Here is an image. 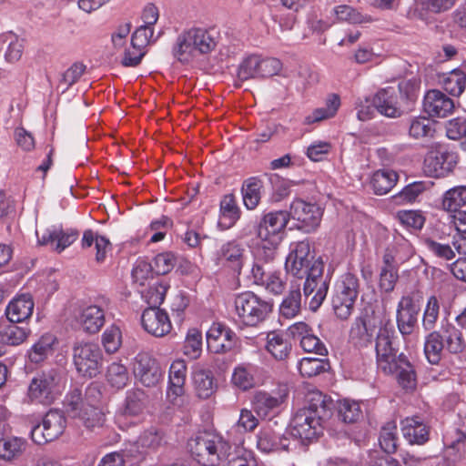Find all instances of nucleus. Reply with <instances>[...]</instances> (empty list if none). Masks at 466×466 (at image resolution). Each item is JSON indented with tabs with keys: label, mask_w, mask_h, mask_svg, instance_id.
<instances>
[{
	"label": "nucleus",
	"mask_w": 466,
	"mask_h": 466,
	"mask_svg": "<svg viewBox=\"0 0 466 466\" xmlns=\"http://www.w3.org/2000/svg\"><path fill=\"white\" fill-rule=\"evenodd\" d=\"M194 459L202 466H215L228 454L230 446L221 436L203 432L189 444Z\"/></svg>",
	"instance_id": "nucleus-4"
},
{
	"label": "nucleus",
	"mask_w": 466,
	"mask_h": 466,
	"mask_svg": "<svg viewBox=\"0 0 466 466\" xmlns=\"http://www.w3.org/2000/svg\"><path fill=\"white\" fill-rule=\"evenodd\" d=\"M288 397L289 390L286 385H279L270 391L258 390L252 400L254 411L262 419L273 416L280 411Z\"/></svg>",
	"instance_id": "nucleus-16"
},
{
	"label": "nucleus",
	"mask_w": 466,
	"mask_h": 466,
	"mask_svg": "<svg viewBox=\"0 0 466 466\" xmlns=\"http://www.w3.org/2000/svg\"><path fill=\"white\" fill-rule=\"evenodd\" d=\"M208 349L215 354L229 351L236 343V334L225 324L214 322L206 334Z\"/></svg>",
	"instance_id": "nucleus-20"
},
{
	"label": "nucleus",
	"mask_w": 466,
	"mask_h": 466,
	"mask_svg": "<svg viewBox=\"0 0 466 466\" xmlns=\"http://www.w3.org/2000/svg\"><path fill=\"white\" fill-rule=\"evenodd\" d=\"M258 56L252 55L245 58L239 65L238 78L246 81L251 78L259 77Z\"/></svg>",
	"instance_id": "nucleus-63"
},
{
	"label": "nucleus",
	"mask_w": 466,
	"mask_h": 466,
	"mask_svg": "<svg viewBox=\"0 0 466 466\" xmlns=\"http://www.w3.org/2000/svg\"><path fill=\"white\" fill-rule=\"evenodd\" d=\"M434 133V122L425 116H419L411 120L410 135L414 138L432 137Z\"/></svg>",
	"instance_id": "nucleus-62"
},
{
	"label": "nucleus",
	"mask_w": 466,
	"mask_h": 466,
	"mask_svg": "<svg viewBox=\"0 0 466 466\" xmlns=\"http://www.w3.org/2000/svg\"><path fill=\"white\" fill-rule=\"evenodd\" d=\"M329 369L327 360L319 358H302L298 363V370L304 378H312L326 372Z\"/></svg>",
	"instance_id": "nucleus-54"
},
{
	"label": "nucleus",
	"mask_w": 466,
	"mask_h": 466,
	"mask_svg": "<svg viewBox=\"0 0 466 466\" xmlns=\"http://www.w3.org/2000/svg\"><path fill=\"white\" fill-rule=\"evenodd\" d=\"M86 397V403L82 399V392L78 389L72 390L66 397L65 410L73 419H78L88 429L100 427L105 421V414L95 407Z\"/></svg>",
	"instance_id": "nucleus-8"
},
{
	"label": "nucleus",
	"mask_w": 466,
	"mask_h": 466,
	"mask_svg": "<svg viewBox=\"0 0 466 466\" xmlns=\"http://www.w3.org/2000/svg\"><path fill=\"white\" fill-rule=\"evenodd\" d=\"M316 258H314L310 245L302 240L292 242L285 261V269L288 274L298 279H303Z\"/></svg>",
	"instance_id": "nucleus-17"
},
{
	"label": "nucleus",
	"mask_w": 466,
	"mask_h": 466,
	"mask_svg": "<svg viewBox=\"0 0 466 466\" xmlns=\"http://www.w3.org/2000/svg\"><path fill=\"white\" fill-rule=\"evenodd\" d=\"M240 218V210L235 197L231 194L224 196L220 201L218 226L221 229L232 228Z\"/></svg>",
	"instance_id": "nucleus-36"
},
{
	"label": "nucleus",
	"mask_w": 466,
	"mask_h": 466,
	"mask_svg": "<svg viewBox=\"0 0 466 466\" xmlns=\"http://www.w3.org/2000/svg\"><path fill=\"white\" fill-rule=\"evenodd\" d=\"M46 430V434L50 441L57 439L64 431L66 420L64 415L58 410H49L42 422Z\"/></svg>",
	"instance_id": "nucleus-55"
},
{
	"label": "nucleus",
	"mask_w": 466,
	"mask_h": 466,
	"mask_svg": "<svg viewBox=\"0 0 466 466\" xmlns=\"http://www.w3.org/2000/svg\"><path fill=\"white\" fill-rule=\"evenodd\" d=\"M133 373L136 380L147 388L158 386L164 378V371L158 360L147 352H139L133 360Z\"/></svg>",
	"instance_id": "nucleus-14"
},
{
	"label": "nucleus",
	"mask_w": 466,
	"mask_h": 466,
	"mask_svg": "<svg viewBox=\"0 0 466 466\" xmlns=\"http://www.w3.org/2000/svg\"><path fill=\"white\" fill-rule=\"evenodd\" d=\"M258 368L251 363H240L232 372L231 382L240 390H248L257 385Z\"/></svg>",
	"instance_id": "nucleus-33"
},
{
	"label": "nucleus",
	"mask_w": 466,
	"mask_h": 466,
	"mask_svg": "<svg viewBox=\"0 0 466 466\" xmlns=\"http://www.w3.org/2000/svg\"><path fill=\"white\" fill-rule=\"evenodd\" d=\"M289 447V439L276 431L270 424L263 426L257 434V448L261 452L286 451Z\"/></svg>",
	"instance_id": "nucleus-28"
},
{
	"label": "nucleus",
	"mask_w": 466,
	"mask_h": 466,
	"mask_svg": "<svg viewBox=\"0 0 466 466\" xmlns=\"http://www.w3.org/2000/svg\"><path fill=\"white\" fill-rule=\"evenodd\" d=\"M443 349V338L439 332L433 331L426 337L424 353L431 364H438L441 361Z\"/></svg>",
	"instance_id": "nucleus-56"
},
{
	"label": "nucleus",
	"mask_w": 466,
	"mask_h": 466,
	"mask_svg": "<svg viewBox=\"0 0 466 466\" xmlns=\"http://www.w3.org/2000/svg\"><path fill=\"white\" fill-rule=\"evenodd\" d=\"M397 380L400 387L406 390H413L417 386L415 370L403 354L399 355V362L396 367Z\"/></svg>",
	"instance_id": "nucleus-46"
},
{
	"label": "nucleus",
	"mask_w": 466,
	"mask_h": 466,
	"mask_svg": "<svg viewBox=\"0 0 466 466\" xmlns=\"http://www.w3.org/2000/svg\"><path fill=\"white\" fill-rule=\"evenodd\" d=\"M289 223L286 210H275L264 214L258 225L257 256L266 262L272 260L283 240Z\"/></svg>",
	"instance_id": "nucleus-2"
},
{
	"label": "nucleus",
	"mask_w": 466,
	"mask_h": 466,
	"mask_svg": "<svg viewBox=\"0 0 466 466\" xmlns=\"http://www.w3.org/2000/svg\"><path fill=\"white\" fill-rule=\"evenodd\" d=\"M394 329L387 324L380 325L376 338L378 369L385 374H393L399 362L397 349L393 343Z\"/></svg>",
	"instance_id": "nucleus-11"
},
{
	"label": "nucleus",
	"mask_w": 466,
	"mask_h": 466,
	"mask_svg": "<svg viewBox=\"0 0 466 466\" xmlns=\"http://www.w3.org/2000/svg\"><path fill=\"white\" fill-rule=\"evenodd\" d=\"M251 276L256 285L263 287L267 291L279 295L283 292L286 281L282 273L269 268H265L258 262L254 263Z\"/></svg>",
	"instance_id": "nucleus-25"
},
{
	"label": "nucleus",
	"mask_w": 466,
	"mask_h": 466,
	"mask_svg": "<svg viewBox=\"0 0 466 466\" xmlns=\"http://www.w3.org/2000/svg\"><path fill=\"white\" fill-rule=\"evenodd\" d=\"M323 272L324 261L321 257H319L314 260L309 271L305 276L303 291L305 297L312 296L309 304L313 311L321 306L328 293L329 283Z\"/></svg>",
	"instance_id": "nucleus-12"
},
{
	"label": "nucleus",
	"mask_w": 466,
	"mask_h": 466,
	"mask_svg": "<svg viewBox=\"0 0 466 466\" xmlns=\"http://www.w3.org/2000/svg\"><path fill=\"white\" fill-rule=\"evenodd\" d=\"M340 106V98L336 94L328 96L325 106L316 108L311 114L306 116L305 121L307 124H312L321 120L333 117Z\"/></svg>",
	"instance_id": "nucleus-50"
},
{
	"label": "nucleus",
	"mask_w": 466,
	"mask_h": 466,
	"mask_svg": "<svg viewBox=\"0 0 466 466\" xmlns=\"http://www.w3.org/2000/svg\"><path fill=\"white\" fill-rule=\"evenodd\" d=\"M217 45L218 36L213 29L191 26L177 35L171 46V54L178 63L192 65L208 56Z\"/></svg>",
	"instance_id": "nucleus-1"
},
{
	"label": "nucleus",
	"mask_w": 466,
	"mask_h": 466,
	"mask_svg": "<svg viewBox=\"0 0 466 466\" xmlns=\"http://www.w3.org/2000/svg\"><path fill=\"white\" fill-rule=\"evenodd\" d=\"M403 437L410 444H424L429 440L430 430L420 417H409L401 420Z\"/></svg>",
	"instance_id": "nucleus-31"
},
{
	"label": "nucleus",
	"mask_w": 466,
	"mask_h": 466,
	"mask_svg": "<svg viewBox=\"0 0 466 466\" xmlns=\"http://www.w3.org/2000/svg\"><path fill=\"white\" fill-rule=\"evenodd\" d=\"M16 322L0 324V342L16 346L27 339L31 331L28 328L19 327Z\"/></svg>",
	"instance_id": "nucleus-43"
},
{
	"label": "nucleus",
	"mask_w": 466,
	"mask_h": 466,
	"mask_svg": "<svg viewBox=\"0 0 466 466\" xmlns=\"http://www.w3.org/2000/svg\"><path fill=\"white\" fill-rule=\"evenodd\" d=\"M337 22H345L350 25L368 24L373 21L372 17L361 13L359 9L349 5H339L332 10Z\"/></svg>",
	"instance_id": "nucleus-42"
},
{
	"label": "nucleus",
	"mask_w": 466,
	"mask_h": 466,
	"mask_svg": "<svg viewBox=\"0 0 466 466\" xmlns=\"http://www.w3.org/2000/svg\"><path fill=\"white\" fill-rule=\"evenodd\" d=\"M359 288V279L355 275L346 273L341 276L332 299L333 309L338 318L347 319L352 314Z\"/></svg>",
	"instance_id": "nucleus-9"
},
{
	"label": "nucleus",
	"mask_w": 466,
	"mask_h": 466,
	"mask_svg": "<svg viewBox=\"0 0 466 466\" xmlns=\"http://www.w3.org/2000/svg\"><path fill=\"white\" fill-rule=\"evenodd\" d=\"M27 449L25 439L8 436L0 439V459L12 461L20 458Z\"/></svg>",
	"instance_id": "nucleus-37"
},
{
	"label": "nucleus",
	"mask_w": 466,
	"mask_h": 466,
	"mask_svg": "<svg viewBox=\"0 0 466 466\" xmlns=\"http://www.w3.org/2000/svg\"><path fill=\"white\" fill-rule=\"evenodd\" d=\"M81 242L83 248H91L94 245L97 263H103L106 260L107 253L111 251L109 239L92 230H86L84 232Z\"/></svg>",
	"instance_id": "nucleus-41"
},
{
	"label": "nucleus",
	"mask_w": 466,
	"mask_h": 466,
	"mask_svg": "<svg viewBox=\"0 0 466 466\" xmlns=\"http://www.w3.org/2000/svg\"><path fill=\"white\" fill-rule=\"evenodd\" d=\"M154 273L151 263L146 259L138 258L133 268L132 278L137 285L143 288L155 279Z\"/></svg>",
	"instance_id": "nucleus-59"
},
{
	"label": "nucleus",
	"mask_w": 466,
	"mask_h": 466,
	"mask_svg": "<svg viewBox=\"0 0 466 466\" xmlns=\"http://www.w3.org/2000/svg\"><path fill=\"white\" fill-rule=\"evenodd\" d=\"M425 112L431 116L445 117L451 113L453 101L439 90H430L423 101Z\"/></svg>",
	"instance_id": "nucleus-30"
},
{
	"label": "nucleus",
	"mask_w": 466,
	"mask_h": 466,
	"mask_svg": "<svg viewBox=\"0 0 466 466\" xmlns=\"http://www.w3.org/2000/svg\"><path fill=\"white\" fill-rule=\"evenodd\" d=\"M74 362L82 376L96 377L99 374L103 363V354L99 346L86 342L75 347Z\"/></svg>",
	"instance_id": "nucleus-15"
},
{
	"label": "nucleus",
	"mask_w": 466,
	"mask_h": 466,
	"mask_svg": "<svg viewBox=\"0 0 466 466\" xmlns=\"http://www.w3.org/2000/svg\"><path fill=\"white\" fill-rule=\"evenodd\" d=\"M66 386V377L58 371L50 370L32 380L28 397L34 402L49 405L61 396Z\"/></svg>",
	"instance_id": "nucleus-5"
},
{
	"label": "nucleus",
	"mask_w": 466,
	"mask_h": 466,
	"mask_svg": "<svg viewBox=\"0 0 466 466\" xmlns=\"http://www.w3.org/2000/svg\"><path fill=\"white\" fill-rule=\"evenodd\" d=\"M202 332L198 328H190L187 331L182 351L190 360H198L202 353Z\"/></svg>",
	"instance_id": "nucleus-51"
},
{
	"label": "nucleus",
	"mask_w": 466,
	"mask_h": 466,
	"mask_svg": "<svg viewBox=\"0 0 466 466\" xmlns=\"http://www.w3.org/2000/svg\"><path fill=\"white\" fill-rule=\"evenodd\" d=\"M144 410L143 393L130 391L127 393L124 410L116 416V421L119 428L126 430L129 425L142 421Z\"/></svg>",
	"instance_id": "nucleus-23"
},
{
	"label": "nucleus",
	"mask_w": 466,
	"mask_h": 466,
	"mask_svg": "<svg viewBox=\"0 0 466 466\" xmlns=\"http://www.w3.org/2000/svg\"><path fill=\"white\" fill-rule=\"evenodd\" d=\"M446 92L454 96H459L466 86V74L461 69H454L443 74L440 79Z\"/></svg>",
	"instance_id": "nucleus-49"
},
{
	"label": "nucleus",
	"mask_w": 466,
	"mask_h": 466,
	"mask_svg": "<svg viewBox=\"0 0 466 466\" xmlns=\"http://www.w3.org/2000/svg\"><path fill=\"white\" fill-rule=\"evenodd\" d=\"M168 289L169 285L166 281L154 279L146 287L140 288L139 292L147 304L158 307L163 303Z\"/></svg>",
	"instance_id": "nucleus-45"
},
{
	"label": "nucleus",
	"mask_w": 466,
	"mask_h": 466,
	"mask_svg": "<svg viewBox=\"0 0 466 466\" xmlns=\"http://www.w3.org/2000/svg\"><path fill=\"white\" fill-rule=\"evenodd\" d=\"M187 364L183 360H174L169 368L166 401L169 409L186 412L189 410V397L185 393Z\"/></svg>",
	"instance_id": "nucleus-7"
},
{
	"label": "nucleus",
	"mask_w": 466,
	"mask_h": 466,
	"mask_svg": "<svg viewBox=\"0 0 466 466\" xmlns=\"http://www.w3.org/2000/svg\"><path fill=\"white\" fill-rule=\"evenodd\" d=\"M106 386L114 390L126 388L130 382V375L126 365L118 361L110 363L105 373Z\"/></svg>",
	"instance_id": "nucleus-35"
},
{
	"label": "nucleus",
	"mask_w": 466,
	"mask_h": 466,
	"mask_svg": "<svg viewBox=\"0 0 466 466\" xmlns=\"http://www.w3.org/2000/svg\"><path fill=\"white\" fill-rule=\"evenodd\" d=\"M433 183L431 181H415L404 187L399 193L392 197L397 205L412 204L426 191L430 190Z\"/></svg>",
	"instance_id": "nucleus-38"
},
{
	"label": "nucleus",
	"mask_w": 466,
	"mask_h": 466,
	"mask_svg": "<svg viewBox=\"0 0 466 466\" xmlns=\"http://www.w3.org/2000/svg\"><path fill=\"white\" fill-rule=\"evenodd\" d=\"M443 339L446 342V349L449 352L457 354L466 347V341L461 330L451 324L442 328Z\"/></svg>",
	"instance_id": "nucleus-57"
},
{
	"label": "nucleus",
	"mask_w": 466,
	"mask_h": 466,
	"mask_svg": "<svg viewBox=\"0 0 466 466\" xmlns=\"http://www.w3.org/2000/svg\"><path fill=\"white\" fill-rule=\"evenodd\" d=\"M40 245H50L56 251L62 252L78 238L76 230H63L62 228L51 226L35 231Z\"/></svg>",
	"instance_id": "nucleus-22"
},
{
	"label": "nucleus",
	"mask_w": 466,
	"mask_h": 466,
	"mask_svg": "<svg viewBox=\"0 0 466 466\" xmlns=\"http://www.w3.org/2000/svg\"><path fill=\"white\" fill-rule=\"evenodd\" d=\"M338 416L345 423L357 422L362 416L360 402L350 399H341L336 405Z\"/></svg>",
	"instance_id": "nucleus-52"
},
{
	"label": "nucleus",
	"mask_w": 466,
	"mask_h": 466,
	"mask_svg": "<svg viewBox=\"0 0 466 466\" xmlns=\"http://www.w3.org/2000/svg\"><path fill=\"white\" fill-rule=\"evenodd\" d=\"M454 164V157L439 146L426 155L423 169L429 177H441L449 174Z\"/></svg>",
	"instance_id": "nucleus-21"
},
{
	"label": "nucleus",
	"mask_w": 466,
	"mask_h": 466,
	"mask_svg": "<svg viewBox=\"0 0 466 466\" xmlns=\"http://www.w3.org/2000/svg\"><path fill=\"white\" fill-rule=\"evenodd\" d=\"M34 306L31 295H18L9 302L6 308V317L11 322H23L31 317Z\"/></svg>",
	"instance_id": "nucleus-32"
},
{
	"label": "nucleus",
	"mask_w": 466,
	"mask_h": 466,
	"mask_svg": "<svg viewBox=\"0 0 466 466\" xmlns=\"http://www.w3.org/2000/svg\"><path fill=\"white\" fill-rule=\"evenodd\" d=\"M321 419L309 410H299L291 419L288 433L302 444L309 443L322 433Z\"/></svg>",
	"instance_id": "nucleus-10"
},
{
	"label": "nucleus",
	"mask_w": 466,
	"mask_h": 466,
	"mask_svg": "<svg viewBox=\"0 0 466 466\" xmlns=\"http://www.w3.org/2000/svg\"><path fill=\"white\" fill-rule=\"evenodd\" d=\"M263 183L258 177L248 178L242 186V198L245 207L255 209L260 202Z\"/></svg>",
	"instance_id": "nucleus-47"
},
{
	"label": "nucleus",
	"mask_w": 466,
	"mask_h": 466,
	"mask_svg": "<svg viewBox=\"0 0 466 466\" xmlns=\"http://www.w3.org/2000/svg\"><path fill=\"white\" fill-rule=\"evenodd\" d=\"M143 329L150 335L162 338L172 330V323L167 312L159 307H149L141 315Z\"/></svg>",
	"instance_id": "nucleus-19"
},
{
	"label": "nucleus",
	"mask_w": 466,
	"mask_h": 466,
	"mask_svg": "<svg viewBox=\"0 0 466 466\" xmlns=\"http://www.w3.org/2000/svg\"><path fill=\"white\" fill-rule=\"evenodd\" d=\"M233 313L236 322L242 327L255 328L263 323L273 309L270 301L251 291L236 295Z\"/></svg>",
	"instance_id": "nucleus-3"
},
{
	"label": "nucleus",
	"mask_w": 466,
	"mask_h": 466,
	"mask_svg": "<svg viewBox=\"0 0 466 466\" xmlns=\"http://www.w3.org/2000/svg\"><path fill=\"white\" fill-rule=\"evenodd\" d=\"M287 213L289 220H295L299 228L311 232L319 226L323 210L315 202L297 198L290 203L289 210Z\"/></svg>",
	"instance_id": "nucleus-13"
},
{
	"label": "nucleus",
	"mask_w": 466,
	"mask_h": 466,
	"mask_svg": "<svg viewBox=\"0 0 466 466\" xmlns=\"http://www.w3.org/2000/svg\"><path fill=\"white\" fill-rule=\"evenodd\" d=\"M414 253L411 243L402 236H397L393 244L387 248L383 260L389 267H398L410 259Z\"/></svg>",
	"instance_id": "nucleus-29"
},
{
	"label": "nucleus",
	"mask_w": 466,
	"mask_h": 466,
	"mask_svg": "<svg viewBox=\"0 0 466 466\" xmlns=\"http://www.w3.org/2000/svg\"><path fill=\"white\" fill-rule=\"evenodd\" d=\"M154 35L151 26L141 25L132 35L131 45L134 48V56H127L125 60L127 65H138L145 54L144 48L149 44Z\"/></svg>",
	"instance_id": "nucleus-34"
},
{
	"label": "nucleus",
	"mask_w": 466,
	"mask_h": 466,
	"mask_svg": "<svg viewBox=\"0 0 466 466\" xmlns=\"http://www.w3.org/2000/svg\"><path fill=\"white\" fill-rule=\"evenodd\" d=\"M441 205L448 212H457L466 205V186H458L447 190L442 197Z\"/></svg>",
	"instance_id": "nucleus-53"
},
{
	"label": "nucleus",
	"mask_w": 466,
	"mask_h": 466,
	"mask_svg": "<svg viewBox=\"0 0 466 466\" xmlns=\"http://www.w3.org/2000/svg\"><path fill=\"white\" fill-rule=\"evenodd\" d=\"M289 330L295 339L299 340L300 347L305 352L327 355L328 350L325 344L307 323L296 322L289 328Z\"/></svg>",
	"instance_id": "nucleus-26"
},
{
	"label": "nucleus",
	"mask_w": 466,
	"mask_h": 466,
	"mask_svg": "<svg viewBox=\"0 0 466 466\" xmlns=\"http://www.w3.org/2000/svg\"><path fill=\"white\" fill-rule=\"evenodd\" d=\"M458 0H414L410 6L407 16L428 23L431 14H441L451 10Z\"/></svg>",
	"instance_id": "nucleus-24"
},
{
	"label": "nucleus",
	"mask_w": 466,
	"mask_h": 466,
	"mask_svg": "<svg viewBox=\"0 0 466 466\" xmlns=\"http://www.w3.org/2000/svg\"><path fill=\"white\" fill-rule=\"evenodd\" d=\"M373 331L370 328V320L356 321L350 330V338L359 346H366L371 341Z\"/></svg>",
	"instance_id": "nucleus-61"
},
{
	"label": "nucleus",
	"mask_w": 466,
	"mask_h": 466,
	"mask_svg": "<svg viewBox=\"0 0 466 466\" xmlns=\"http://www.w3.org/2000/svg\"><path fill=\"white\" fill-rule=\"evenodd\" d=\"M266 350L277 360H285L291 351V344L279 332H270L267 336Z\"/></svg>",
	"instance_id": "nucleus-44"
},
{
	"label": "nucleus",
	"mask_w": 466,
	"mask_h": 466,
	"mask_svg": "<svg viewBox=\"0 0 466 466\" xmlns=\"http://www.w3.org/2000/svg\"><path fill=\"white\" fill-rule=\"evenodd\" d=\"M399 180V175L392 169H379L370 177V187L376 195H385Z\"/></svg>",
	"instance_id": "nucleus-39"
},
{
	"label": "nucleus",
	"mask_w": 466,
	"mask_h": 466,
	"mask_svg": "<svg viewBox=\"0 0 466 466\" xmlns=\"http://www.w3.org/2000/svg\"><path fill=\"white\" fill-rule=\"evenodd\" d=\"M397 218L407 228L420 229L425 218L420 210H400L397 213Z\"/></svg>",
	"instance_id": "nucleus-64"
},
{
	"label": "nucleus",
	"mask_w": 466,
	"mask_h": 466,
	"mask_svg": "<svg viewBox=\"0 0 466 466\" xmlns=\"http://www.w3.org/2000/svg\"><path fill=\"white\" fill-rule=\"evenodd\" d=\"M409 86V82H401L398 89L389 86L379 90L373 97V106L379 113L387 117L396 118L400 116L404 112V104L408 105L410 102H413L417 96L413 86L405 97L401 95L402 91Z\"/></svg>",
	"instance_id": "nucleus-6"
},
{
	"label": "nucleus",
	"mask_w": 466,
	"mask_h": 466,
	"mask_svg": "<svg viewBox=\"0 0 466 466\" xmlns=\"http://www.w3.org/2000/svg\"><path fill=\"white\" fill-rule=\"evenodd\" d=\"M56 342L57 339L53 334L43 335L28 350V360L35 364L44 361L53 353Z\"/></svg>",
	"instance_id": "nucleus-40"
},
{
	"label": "nucleus",
	"mask_w": 466,
	"mask_h": 466,
	"mask_svg": "<svg viewBox=\"0 0 466 466\" xmlns=\"http://www.w3.org/2000/svg\"><path fill=\"white\" fill-rule=\"evenodd\" d=\"M248 252L237 240L223 244L216 255V264L233 276H239L247 261Z\"/></svg>",
	"instance_id": "nucleus-18"
},
{
	"label": "nucleus",
	"mask_w": 466,
	"mask_h": 466,
	"mask_svg": "<svg viewBox=\"0 0 466 466\" xmlns=\"http://www.w3.org/2000/svg\"><path fill=\"white\" fill-rule=\"evenodd\" d=\"M122 330L116 324L108 326L101 336V343L107 354H114L118 351L122 345Z\"/></svg>",
	"instance_id": "nucleus-58"
},
{
	"label": "nucleus",
	"mask_w": 466,
	"mask_h": 466,
	"mask_svg": "<svg viewBox=\"0 0 466 466\" xmlns=\"http://www.w3.org/2000/svg\"><path fill=\"white\" fill-rule=\"evenodd\" d=\"M194 388L200 399H208L216 391L217 385L210 371L197 370L193 374Z\"/></svg>",
	"instance_id": "nucleus-48"
},
{
	"label": "nucleus",
	"mask_w": 466,
	"mask_h": 466,
	"mask_svg": "<svg viewBox=\"0 0 466 466\" xmlns=\"http://www.w3.org/2000/svg\"><path fill=\"white\" fill-rule=\"evenodd\" d=\"M76 320L85 332L96 334L105 324V311L96 304L83 305L78 309Z\"/></svg>",
	"instance_id": "nucleus-27"
},
{
	"label": "nucleus",
	"mask_w": 466,
	"mask_h": 466,
	"mask_svg": "<svg viewBox=\"0 0 466 466\" xmlns=\"http://www.w3.org/2000/svg\"><path fill=\"white\" fill-rule=\"evenodd\" d=\"M397 441V424L395 421H389L381 428L379 440L380 448L388 454L394 453Z\"/></svg>",
	"instance_id": "nucleus-60"
}]
</instances>
